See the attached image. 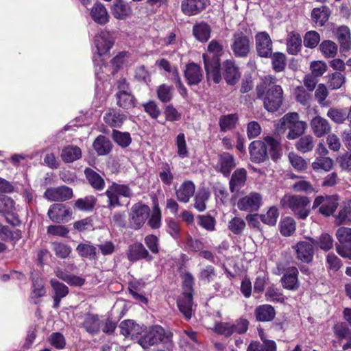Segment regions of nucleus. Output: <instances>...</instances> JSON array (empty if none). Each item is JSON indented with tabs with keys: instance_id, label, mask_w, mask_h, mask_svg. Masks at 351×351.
Here are the masks:
<instances>
[{
	"instance_id": "a211bd4d",
	"label": "nucleus",
	"mask_w": 351,
	"mask_h": 351,
	"mask_svg": "<svg viewBox=\"0 0 351 351\" xmlns=\"http://www.w3.org/2000/svg\"><path fill=\"white\" fill-rule=\"evenodd\" d=\"M236 165L234 156L230 153L223 152L219 155L216 170L221 173L224 176L228 177Z\"/></svg>"
},
{
	"instance_id": "6e6d98bb",
	"label": "nucleus",
	"mask_w": 351,
	"mask_h": 351,
	"mask_svg": "<svg viewBox=\"0 0 351 351\" xmlns=\"http://www.w3.org/2000/svg\"><path fill=\"white\" fill-rule=\"evenodd\" d=\"M288 158L291 166L298 171H304L307 168V162L302 156L294 152H290Z\"/></svg>"
},
{
	"instance_id": "4c0bfd02",
	"label": "nucleus",
	"mask_w": 351,
	"mask_h": 351,
	"mask_svg": "<svg viewBox=\"0 0 351 351\" xmlns=\"http://www.w3.org/2000/svg\"><path fill=\"white\" fill-rule=\"evenodd\" d=\"M130 7L121 0H114L112 6V13L117 19H124L130 14Z\"/></svg>"
},
{
	"instance_id": "9d476101",
	"label": "nucleus",
	"mask_w": 351,
	"mask_h": 351,
	"mask_svg": "<svg viewBox=\"0 0 351 351\" xmlns=\"http://www.w3.org/2000/svg\"><path fill=\"white\" fill-rule=\"evenodd\" d=\"M255 45L260 57L269 58L271 56L273 43L266 32H259L255 35Z\"/></svg>"
},
{
	"instance_id": "e2e57ef3",
	"label": "nucleus",
	"mask_w": 351,
	"mask_h": 351,
	"mask_svg": "<svg viewBox=\"0 0 351 351\" xmlns=\"http://www.w3.org/2000/svg\"><path fill=\"white\" fill-rule=\"evenodd\" d=\"M159 178L160 180L166 185H171L173 180V174L172 169L168 163L162 165L160 171H159Z\"/></svg>"
},
{
	"instance_id": "c85d7f7f",
	"label": "nucleus",
	"mask_w": 351,
	"mask_h": 351,
	"mask_svg": "<svg viewBox=\"0 0 351 351\" xmlns=\"http://www.w3.org/2000/svg\"><path fill=\"white\" fill-rule=\"evenodd\" d=\"M178 306L180 312L186 319L192 315L193 296L191 292L183 293L178 300Z\"/></svg>"
},
{
	"instance_id": "f257e3e1",
	"label": "nucleus",
	"mask_w": 351,
	"mask_h": 351,
	"mask_svg": "<svg viewBox=\"0 0 351 351\" xmlns=\"http://www.w3.org/2000/svg\"><path fill=\"white\" fill-rule=\"evenodd\" d=\"M257 98L263 102L264 108L269 112L277 111L282 104L283 90L276 84V78L268 75L256 87Z\"/></svg>"
},
{
	"instance_id": "5fc2aeb1",
	"label": "nucleus",
	"mask_w": 351,
	"mask_h": 351,
	"mask_svg": "<svg viewBox=\"0 0 351 351\" xmlns=\"http://www.w3.org/2000/svg\"><path fill=\"white\" fill-rule=\"evenodd\" d=\"M279 212L276 206L269 208L265 214L259 216L262 222L269 226H275L276 224Z\"/></svg>"
},
{
	"instance_id": "13d9d810",
	"label": "nucleus",
	"mask_w": 351,
	"mask_h": 351,
	"mask_svg": "<svg viewBox=\"0 0 351 351\" xmlns=\"http://www.w3.org/2000/svg\"><path fill=\"white\" fill-rule=\"evenodd\" d=\"M345 76L340 72H335L328 75V84L332 90L340 88L345 83Z\"/></svg>"
},
{
	"instance_id": "b1692460",
	"label": "nucleus",
	"mask_w": 351,
	"mask_h": 351,
	"mask_svg": "<svg viewBox=\"0 0 351 351\" xmlns=\"http://www.w3.org/2000/svg\"><path fill=\"white\" fill-rule=\"evenodd\" d=\"M195 190V186L192 181H184L176 191V197L179 202L187 203L191 197L193 196Z\"/></svg>"
},
{
	"instance_id": "4468645a",
	"label": "nucleus",
	"mask_w": 351,
	"mask_h": 351,
	"mask_svg": "<svg viewBox=\"0 0 351 351\" xmlns=\"http://www.w3.org/2000/svg\"><path fill=\"white\" fill-rule=\"evenodd\" d=\"M44 197L49 201L64 202L73 197V190L66 186L49 188L45 192Z\"/></svg>"
},
{
	"instance_id": "423d86ee",
	"label": "nucleus",
	"mask_w": 351,
	"mask_h": 351,
	"mask_svg": "<svg viewBox=\"0 0 351 351\" xmlns=\"http://www.w3.org/2000/svg\"><path fill=\"white\" fill-rule=\"evenodd\" d=\"M335 235L338 241L337 252L341 257L351 260V228L341 226L337 230Z\"/></svg>"
},
{
	"instance_id": "dca6fc26",
	"label": "nucleus",
	"mask_w": 351,
	"mask_h": 351,
	"mask_svg": "<svg viewBox=\"0 0 351 351\" xmlns=\"http://www.w3.org/2000/svg\"><path fill=\"white\" fill-rule=\"evenodd\" d=\"M120 332L124 337L136 340L138 343L139 337L142 333L143 327L132 320L122 321L119 324Z\"/></svg>"
},
{
	"instance_id": "a878e982",
	"label": "nucleus",
	"mask_w": 351,
	"mask_h": 351,
	"mask_svg": "<svg viewBox=\"0 0 351 351\" xmlns=\"http://www.w3.org/2000/svg\"><path fill=\"white\" fill-rule=\"evenodd\" d=\"M82 326L87 332L92 335L98 334L101 328V321L99 316L92 313L86 314Z\"/></svg>"
},
{
	"instance_id": "69168bd1",
	"label": "nucleus",
	"mask_w": 351,
	"mask_h": 351,
	"mask_svg": "<svg viewBox=\"0 0 351 351\" xmlns=\"http://www.w3.org/2000/svg\"><path fill=\"white\" fill-rule=\"evenodd\" d=\"M217 276L215 268L211 265H207L199 271L198 278L204 282L209 283L213 281Z\"/></svg>"
},
{
	"instance_id": "72a5a7b5",
	"label": "nucleus",
	"mask_w": 351,
	"mask_h": 351,
	"mask_svg": "<svg viewBox=\"0 0 351 351\" xmlns=\"http://www.w3.org/2000/svg\"><path fill=\"white\" fill-rule=\"evenodd\" d=\"M276 311L269 304H264L258 306L255 310V316L259 322H270L274 319Z\"/></svg>"
},
{
	"instance_id": "864d4df0",
	"label": "nucleus",
	"mask_w": 351,
	"mask_h": 351,
	"mask_svg": "<svg viewBox=\"0 0 351 351\" xmlns=\"http://www.w3.org/2000/svg\"><path fill=\"white\" fill-rule=\"evenodd\" d=\"M296 223L295 220L287 217L280 222V232L283 236L289 237L295 231Z\"/></svg>"
},
{
	"instance_id": "8fccbe9b",
	"label": "nucleus",
	"mask_w": 351,
	"mask_h": 351,
	"mask_svg": "<svg viewBox=\"0 0 351 351\" xmlns=\"http://www.w3.org/2000/svg\"><path fill=\"white\" fill-rule=\"evenodd\" d=\"M319 49L326 58H332L337 54V45L330 40H324L319 45Z\"/></svg>"
},
{
	"instance_id": "774afa93",
	"label": "nucleus",
	"mask_w": 351,
	"mask_h": 351,
	"mask_svg": "<svg viewBox=\"0 0 351 351\" xmlns=\"http://www.w3.org/2000/svg\"><path fill=\"white\" fill-rule=\"evenodd\" d=\"M335 336L340 339H346L351 336V331L348 325L344 322H338L333 326Z\"/></svg>"
},
{
	"instance_id": "3c124183",
	"label": "nucleus",
	"mask_w": 351,
	"mask_h": 351,
	"mask_svg": "<svg viewBox=\"0 0 351 351\" xmlns=\"http://www.w3.org/2000/svg\"><path fill=\"white\" fill-rule=\"evenodd\" d=\"M326 115L331 121L337 124L343 123L348 119L346 110L337 108H330Z\"/></svg>"
},
{
	"instance_id": "338daca9",
	"label": "nucleus",
	"mask_w": 351,
	"mask_h": 351,
	"mask_svg": "<svg viewBox=\"0 0 351 351\" xmlns=\"http://www.w3.org/2000/svg\"><path fill=\"white\" fill-rule=\"evenodd\" d=\"M112 138L114 141L122 147H128L131 143V138L129 133L121 132L113 130Z\"/></svg>"
},
{
	"instance_id": "09e8293b",
	"label": "nucleus",
	"mask_w": 351,
	"mask_h": 351,
	"mask_svg": "<svg viewBox=\"0 0 351 351\" xmlns=\"http://www.w3.org/2000/svg\"><path fill=\"white\" fill-rule=\"evenodd\" d=\"M56 275L58 278L66 282L71 286H82L85 280L80 276L69 274L61 269H57Z\"/></svg>"
},
{
	"instance_id": "37998d69",
	"label": "nucleus",
	"mask_w": 351,
	"mask_h": 351,
	"mask_svg": "<svg viewBox=\"0 0 351 351\" xmlns=\"http://www.w3.org/2000/svg\"><path fill=\"white\" fill-rule=\"evenodd\" d=\"M76 251L81 257L90 260L97 258V248L90 243H80L76 247Z\"/></svg>"
},
{
	"instance_id": "20e7f679",
	"label": "nucleus",
	"mask_w": 351,
	"mask_h": 351,
	"mask_svg": "<svg viewBox=\"0 0 351 351\" xmlns=\"http://www.w3.org/2000/svg\"><path fill=\"white\" fill-rule=\"evenodd\" d=\"M280 128L288 130L287 138L289 140H294L302 135L307 124L305 121L300 120V116L297 112H289L285 114L280 119Z\"/></svg>"
},
{
	"instance_id": "ddd939ff",
	"label": "nucleus",
	"mask_w": 351,
	"mask_h": 351,
	"mask_svg": "<svg viewBox=\"0 0 351 351\" xmlns=\"http://www.w3.org/2000/svg\"><path fill=\"white\" fill-rule=\"evenodd\" d=\"M47 215L52 221L63 223L71 219L72 212L65 204H53L50 206Z\"/></svg>"
},
{
	"instance_id": "de8ad7c7",
	"label": "nucleus",
	"mask_w": 351,
	"mask_h": 351,
	"mask_svg": "<svg viewBox=\"0 0 351 351\" xmlns=\"http://www.w3.org/2000/svg\"><path fill=\"white\" fill-rule=\"evenodd\" d=\"M238 121L237 114H229L221 116L219 120L220 130L222 132H227L233 129Z\"/></svg>"
},
{
	"instance_id": "7c9ffc66",
	"label": "nucleus",
	"mask_w": 351,
	"mask_h": 351,
	"mask_svg": "<svg viewBox=\"0 0 351 351\" xmlns=\"http://www.w3.org/2000/svg\"><path fill=\"white\" fill-rule=\"evenodd\" d=\"M126 116L115 110L109 109L104 116V122L112 128H121Z\"/></svg>"
},
{
	"instance_id": "49530a36",
	"label": "nucleus",
	"mask_w": 351,
	"mask_h": 351,
	"mask_svg": "<svg viewBox=\"0 0 351 351\" xmlns=\"http://www.w3.org/2000/svg\"><path fill=\"white\" fill-rule=\"evenodd\" d=\"M193 35L201 42H206L208 40L210 34V27L206 23H200L194 25Z\"/></svg>"
},
{
	"instance_id": "7ed1b4c3",
	"label": "nucleus",
	"mask_w": 351,
	"mask_h": 351,
	"mask_svg": "<svg viewBox=\"0 0 351 351\" xmlns=\"http://www.w3.org/2000/svg\"><path fill=\"white\" fill-rule=\"evenodd\" d=\"M311 200L308 197L298 195H285L280 200L282 207L289 208L300 219H306L309 213Z\"/></svg>"
},
{
	"instance_id": "0eeeda50",
	"label": "nucleus",
	"mask_w": 351,
	"mask_h": 351,
	"mask_svg": "<svg viewBox=\"0 0 351 351\" xmlns=\"http://www.w3.org/2000/svg\"><path fill=\"white\" fill-rule=\"evenodd\" d=\"M231 49L237 57H247L251 51L250 38L243 32H235L232 38Z\"/></svg>"
},
{
	"instance_id": "a18cd8bd",
	"label": "nucleus",
	"mask_w": 351,
	"mask_h": 351,
	"mask_svg": "<svg viewBox=\"0 0 351 351\" xmlns=\"http://www.w3.org/2000/svg\"><path fill=\"white\" fill-rule=\"evenodd\" d=\"M174 88L171 85L162 84L156 88L158 99L162 103L169 102L173 97Z\"/></svg>"
},
{
	"instance_id": "9b49d317",
	"label": "nucleus",
	"mask_w": 351,
	"mask_h": 351,
	"mask_svg": "<svg viewBox=\"0 0 351 351\" xmlns=\"http://www.w3.org/2000/svg\"><path fill=\"white\" fill-rule=\"evenodd\" d=\"M315 245V241L313 239L298 242L293 247L297 258L306 263L311 262L313 258Z\"/></svg>"
},
{
	"instance_id": "bf43d9fd",
	"label": "nucleus",
	"mask_w": 351,
	"mask_h": 351,
	"mask_svg": "<svg viewBox=\"0 0 351 351\" xmlns=\"http://www.w3.org/2000/svg\"><path fill=\"white\" fill-rule=\"evenodd\" d=\"M328 90L324 84H318L315 92V97L317 101V103L322 106H328L329 103L326 101V97L328 96Z\"/></svg>"
},
{
	"instance_id": "f03ea898",
	"label": "nucleus",
	"mask_w": 351,
	"mask_h": 351,
	"mask_svg": "<svg viewBox=\"0 0 351 351\" xmlns=\"http://www.w3.org/2000/svg\"><path fill=\"white\" fill-rule=\"evenodd\" d=\"M172 337L171 331L165 330L160 325H153L142 329L138 343L143 349H148L162 343L168 350H171L173 347Z\"/></svg>"
},
{
	"instance_id": "bb28decb",
	"label": "nucleus",
	"mask_w": 351,
	"mask_h": 351,
	"mask_svg": "<svg viewBox=\"0 0 351 351\" xmlns=\"http://www.w3.org/2000/svg\"><path fill=\"white\" fill-rule=\"evenodd\" d=\"M247 179L245 169H238L232 175L230 180V190L232 193H238L244 186Z\"/></svg>"
},
{
	"instance_id": "1a4fd4ad",
	"label": "nucleus",
	"mask_w": 351,
	"mask_h": 351,
	"mask_svg": "<svg viewBox=\"0 0 351 351\" xmlns=\"http://www.w3.org/2000/svg\"><path fill=\"white\" fill-rule=\"evenodd\" d=\"M116 40L114 32L104 30L99 32L95 38V43L98 54L101 56L108 53L114 45Z\"/></svg>"
},
{
	"instance_id": "39448f33",
	"label": "nucleus",
	"mask_w": 351,
	"mask_h": 351,
	"mask_svg": "<svg viewBox=\"0 0 351 351\" xmlns=\"http://www.w3.org/2000/svg\"><path fill=\"white\" fill-rule=\"evenodd\" d=\"M150 213L148 206L138 202L132 205L129 214V228L139 230L144 225Z\"/></svg>"
},
{
	"instance_id": "f3484780",
	"label": "nucleus",
	"mask_w": 351,
	"mask_h": 351,
	"mask_svg": "<svg viewBox=\"0 0 351 351\" xmlns=\"http://www.w3.org/2000/svg\"><path fill=\"white\" fill-rule=\"evenodd\" d=\"M261 200L262 197L259 193H251L239 199L237 206L241 210L256 211L261 206Z\"/></svg>"
},
{
	"instance_id": "cd10ccee",
	"label": "nucleus",
	"mask_w": 351,
	"mask_h": 351,
	"mask_svg": "<svg viewBox=\"0 0 351 351\" xmlns=\"http://www.w3.org/2000/svg\"><path fill=\"white\" fill-rule=\"evenodd\" d=\"M90 16L95 23L101 25L106 24L110 19L106 8L101 3L94 5L90 10Z\"/></svg>"
},
{
	"instance_id": "f704fd0d",
	"label": "nucleus",
	"mask_w": 351,
	"mask_h": 351,
	"mask_svg": "<svg viewBox=\"0 0 351 351\" xmlns=\"http://www.w3.org/2000/svg\"><path fill=\"white\" fill-rule=\"evenodd\" d=\"M338 201L337 195L325 197L323 204L319 208V213L326 217L332 215L338 206Z\"/></svg>"
},
{
	"instance_id": "052dcab7",
	"label": "nucleus",
	"mask_w": 351,
	"mask_h": 351,
	"mask_svg": "<svg viewBox=\"0 0 351 351\" xmlns=\"http://www.w3.org/2000/svg\"><path fill=\"white\" fill-rule=\"evenodd\" d=\"M336 161L343 171L351 172V151L339 155Z\"/></svg>"
},
{
	"instance_id": "603ef678",
	"label": "nucleus",
	"mask_w": 351,
	"mask_h": 351,
	"mask_svg": "<svg viewBox=\"0 0 351 351\" xmlns=\"http://www.w3.org/2000/svg\"><path fill=\"white\" fill-rule=\"evenodd\" d=\"M266 145L269 147V154L274 160L278 159L281 155V147L278 141L271 136L265 138Z\"/></svg>"
},
{
	"instance_id": "0e129e2a",
	"label": "nucleus",
	"mask_w": 351,
	"mask_h": 351,
	"mask_svg": "<svg viewBox=\"0 0 351 351\" xmlns=\"http://www.w3.org/2000/svg\"><path fill=\"white\" fill-rule=\"evenodd\" d=\"M270 57H271L272 66L275 71L280 72L285 69L286 65V56L284 53L276 52Z\"/></svg>"
},
{
	"instance_id": "6ab92c4d",
	"label": "nucleus",
	"mask_w": 351,
	"mask_h": 351,
	"mask_svg": "<svg viewBox=\"0 0 351 351\" xmlns=\"http://www.w3.org/2000/svg\"><path fill=\"white\" fill-rule=\"evenodd\" d=\"M184 77L189 85H197L203 78L201 66L194 62L189 63L186 66Z\"/></svg>"
},
{
	"instance_id": "c03bdc74",
	"label": "nucleus",
	"mask_w": 351,
	"mask_h": 351,
	"mask_svg": "<svg viewBox=\"0 0 351 351\" xmlns=\"http://www.w3.org/2000/svg\"><path fill=\"white\" fill-rule=\"evenodd\" d=\"M351 215V199L344 201L342 203L341 208L337 215L335 223L337 226H340L343 223H346L349 216Z\"/></svg>"
},
{
	"instance_id": "f8f14e48",
	"label": "nucleus",
	"mask_w": 351,
	"mask_h": 351,
	"mask_svg": "<svg viewBox=\"0 0 351 351\" xmlns=\"http://www.w3.org/2000/svg\"><path fill=\"white\" fill-rule=\"evenodd\" d=\"M202 58L208 80H212L216 84L219 83L221 80L219 58H212L209 60L206 54H203Z\"/></svg>"
},
{
	"instance_id": "6e6552de",
	"label": "nucleus",
	"mask_w": 351,
	"mask_h": 351,
	"mask_svg": "<svg viewBox=\"0 0 351 351\" xmlns=\"http://www.w3.org/2000/svg\"><path fill=\"white\" fill-rule=\"evenodd\" d=\"M106 195L108 198V206L114 207L121 205L119 195L130 197L132 192L128 185L112 183L106 191Z\"/></svg>"
},
{
	"instance_id": "5701e85b",
	"label": "nucleus",
	"mask_w": 351,
	"mask_h": 351,
	"mask_svg": "<svg viewBox=\"0 0 351 351\" xmlns=\"http://www.w3.org/2000/svg\"><path fill=\"white\" fill-rule=\"evenodd\" d=\"M224 78L229 85H234L239 80L241 74L238 67L232 60H228L223 62Z\"/></svg>"
},
{
	"instance_id": "4be33fe9",
	"label": "nucleus",
	"mask_w": 351,
	"mask_h": 351,
	"mask_svg": "<svg viewBox=\"0 0 351 351\" xmlns=\"http://www.w3.org/2000/svg\"><path fill=\"white\" fill-rule=\"evenodd\" d=\"M207 4L208 0H183L181 9L188 16L196 15L204 10Z\"/></svg>"
},
{
	"instance_id": "79ce46f5",
	"label": "nucleus",
	"mask_w": 351,
	"mask_h": 351,
	"mask_svg": "<svg viewBox=\"0 0 351 351\" xmlns=\"http://www.w3.org/2000/svg\"><path fill=\"white\" fill-rule=\"evenodd\" d=\"M315 142L313 136L310 134L305 135L300 138L295 143V147L301 153H308L313 149Z\"/></svg>"
},
{
	"instance_id": "2eb2a0df",
	"label": "nucleus",
	"mask_w": 351,
	"mask_h": 351,
	"mask_svg": "<svg viewBox=\"0 0 351 351\" xmlns=\"http://www.w3.org/2000/svg\"><path fill=\"white\" fill-rule=\"evenodd\" d=\"M267 145L261 141H252L249 146L250 159L253 162L261 163L268 158Z\"/></svg>"
},
{
	"instance_id": "473e14b6",
	"label": "nucleus",
	"mask_w": 351,
	"mask_h": 351,
	"mask_svg": "<svg viewBox=\"0 0 351 351\" xmlns=\"http://www.w3.org/2000/svg\"><path fill=\"white\" fill-rule=\"evenodd\" d=\"M84 175L90 185L95 190L101 191L104 189V180L98 173L90 168H86Z\"/></svg>"
},
{
	"instance_id": "aec40b11",
	"label": "nucleus",
	"mask_w": 351,
	"mask_h": 351,
	"mask_svg": "<svg viewBox=\"0 0 351 351\" xmlns=\"http://www.w3.org/2000/svg\"><path fill=\"white\" fill-rule=\"evenodd\" d=\"M127 255L128 259L132 262L140 259H146L148 261L153 260V257L141 243H135L130 245Z\"/></svg>"
},
{
	"instance_id": "a19ab883",
	"label": "nucleus",
	"mask_w": 351,
	"mask_h": 351,
	"mask_svg": "<svg viewBox=\"0 0 351 351\" xmlns=\"http://www.w3.org/2000/svg\"><path fill=\"white\" fill-rule=\"evenodd\" d=\"M334 166V160L330 157H317L311 163V167L315 171L323 170L330 171Z\"/></svg>"
},
{
	"instance_id": "e433bc0d",
	"label": "nucleus",
	"mask_w": 351,
	"mask_h": 351,
	"mask_svg": "<svg viewBox=\"0 0 351 351\" xmlns=\"http://www.w3.org/2000/svg\"><path fill=\"white\" fill-rule=\"evenodd\" d=\"M93 146L98 155L104 156L110 152L112 145L108 138L100 135L95 140Z\"/></svg>"
},
{
	"instance_id": "4d7b16f0",
	"label": "nucleus",
	"mask_w": 351,
	"mask_h": 351,
	"mask_svg": "<svg viewBox=\"0 0 351 351\" xmlns=\"http://www.w3.org/2000/svg\"><path fill=\"white\" fill-rule=\"evenodd\" d=\"M209 197V192L205 189L199 190L195 197L194 207L199 212L204 211L206 208V202Z\"/></svg>"
},
{
	"instance_id": "c756f323",
	"label": "nucleus",
	"mask_w": 351,
	"mask_h": 351,
	"mask_svg": "<svg viewBox=\"0 0 351 351\" xmlns=\"http://www.w3.org/2000/svg\"><path fill=\"white\" fill-rule=\"evenodd\" d=\"M336 36L343 51H348L351 48V36L350 29L345 25L337 29Z\"/></svg>"
},
{
	"instance_id": "393cba45",
	"label": "nucleus",
	"mask_w": 351,
	"mask_h": 351,
	"mask_svg": "<svg viewBox=\"0 0 351 351\" xmlns=\"http://www.w3.org/2000/svg\"><path fill=\"white\" fill-rule=\"evenodd\" d=\"M298 276V270L296 267L288 268L282 278L283 287L289 290H296L299 287Z\"/></svg>"
},
{
	"instance_id": "ea45409f",
	"label": "nucleus",
	"mask_w": 351,
	"mask_h": 351,
	"mask_svg": "<svg viewBox=\"0 0 351 351\" xmlns=\"http://www.w3.org/2000/svg\"><path fill=\"white\" fill-rule=\"evenodd\" d=\"M330 15V9L326 6L314 8L311 13L313 21L319 26H323Z\"/></svg>"
},
{
	"instance_id": "2f4dec72",
	"label": "nucleus",
	"mask_w": 351,
	"mask_h": 351,
	"mask_svg": "<svg viewBox=\"0 0 351 351\" xmlns=\"http://www.w3.org/2000/svg\"><path fill=\"white\" fill-rule=\"evenodd\" d=\"M60 157L64 162H73L81 158L82 150L77 146L68 145L62 149Z\"/></svg>"
},
{
	"instance_id": "680f3d73",
	"label": "nucleus",
	"mask_w": 351,
	"mask_h": 351,
	"mask_svg": "<svg viewBox=\"0 0 351 351\" xmlns=\"http://www.w3.org/2000/svg\"><path fill=\"white\" fill-rule=\"evenodd\" d=\"M52 250L56 255L60 258H67L71 252V247L66 244L53 242L52 243Z\"/></svg>"
},
{
	"instance_id": "58836bf2",
	"label": "nucleus",
	"mask_w": 351,
	"mask_h": 351,
	"mask_svg": "<svg viewBox=\"0 0 351 351\" xmlns=\"http://www.w3.org/2000/svg\"><path fill=\"white\" fill-rule=\"evenodd\" d=\"M117 105L120 108L129 110L135 107V97L129 93H117L115 95Z\"/></svg>"
},
{
	"instance_id": "c9c22d12",
	"label": "nucleus",
	"mask_w": 351,
	"mask_h": 351,
	"mask_svg": "<svg viewBox=\"0 0 351 351\" xmlns=\"http://www.w3.org/2000/svg\"><path fill=\"white\" fill-rule=\"evenodd\" d=\"M302 47V39L300 35L295 32L289 33L287 38V49L289 53L297 54Z\"/></svg>"
},
{
	"instance_id": "412c9836",
	"label": "nucleus",
	"mask_w": 351,
	"mask_h": 351,
	"mask_svg": "<svg viewBox=\"0 0 351 351\" xmlns=\"http://www.w3.org/2000/svg\"><path fill=\"white\" fill-rule=\"evenodd\" d=\"M310 125L313 134L317 138H321L329 133L331 126L326 119L321 116H316L310 122Z\"/></svg>"
}]
</instances>
